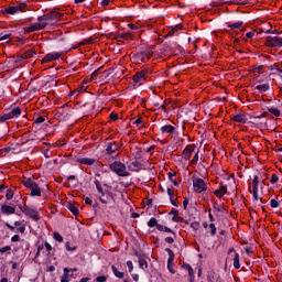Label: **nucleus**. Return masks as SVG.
<instances>
[{"label":"nucleus","instance_id":"a878e982","mask_svg":"<svg viewBox=\"0 0 282 282\" xmlns=\"http://www.w3.org/2000/svg\"><path fill=\"white\" fill-rule=\"evenodd\" d=\"M111 270H112L115 276H117V279H124V273L118 271V268H116L115 264L111 265Z\"/></svg>","mask_w":282,"mask_h":282},{"label":"nucleus","instance_id":"8fccbe9b","mask_svg":"<svg viewBox=\"0 0 282 282\" xmlns=\"http://www.w3.org/2000/svg\"><path fill=\"white\" fill-rule=\"evenodd\" d=\"M96 282H107V275H99L96 278Z\"/></svg>","mask_w":282,"mask_h":282},{"label":"nucleus","instance_id":"412c9836","mask_svg":"<svg viewBox=\"0 0 282 282\" xmlns=\"http://www.w3.org/2000/svg\"><path fill=\"white\" fill-rule=\"evenodd\" d=\"M72 276H74V274H69V269L64 268V274L61 278V282H69L72 280Z\"/></svg>","mask_w":282,"mask_h":282},{"label":"nucleus","instance_id":"e433bc0d","mask_svg":"<svg viewBox=\"0 0 282 282\" xmlns=\"http://www.w3.org/2000/svg\"><path fill=\"white\" fill-rule=\"evenodd\" d=\"M241 25H243V22L237 21L235 23L228 24V28L237 29V28H241Z\"/></svg>","mask_w":282,"mask_h":282},{"label":"nucleus","instance_id":"20e7f679","mask_svg":"<svg viewBox=\"0 0 282 282\" xmlns=\"http://www.w3.org/2000/svg\"><path fill=\"white\" fill-rule=\"evenodd\" d=\"M21 116V108L15 107L12 110L3 112L2 116H0V122H6V120H12V118H19Z\"/></svg>","mask_w":282,"mask_h":282},{"label":"nucleus","instance_id":"7ed1b4c3","mask_svg":"<svg viewBox=\"0 0 282 282\" xmlns=\"http://www.w3.org/2000/svg\"><path fill=\"white\" fill-rule=\"evenodd\" d=\"M268 116V112H263L260 116H250V115H236L232 117V120L235 122H240V124H246L248 120H261V118H265Z\"/></svg>","mask_w":282,"mask_h":282},{"label":"nucleus","instance_id":"5701e85b","mask_svg":"<svg viewBox=\"0 0 282 282\" xmlns=\"http://www.w3.org/2000/svg\"><path fill=\"white\" fill-rule=\"evenodd\" d=\"M156 230L160 232H171L175 237V231L171 230V228L163 226V225H156Z\"/></svg>","mask_w":282,"mask_h":282},{"label":"nucleus","instance_id":"13d9d810","mask_svg":"<svg viewBox=\"0 0 282 282\" xmlns=\"http://www.w3.org/2000/svg\"><path fill=\"white\" fill-rule=\"evenodd\" d=\"M11 241L14 243L17 241H21V237L19 235H14L12 238H11Z\"/></svg>","mask_w":282,"mask_h":282},{"label":"nucleus","instance_id":"49530a36","mask_svg":"<svg viewBox=\"0 0 282 282\" xmlns=\"http://www.w3.org/2000/svg\"><path fill=\"white\" fill-rule=\"evenodd\" d=\"M140 56L144 57L145 58H151V51H143L140 53Z\"/></svg>","mask_w":282,"mask_h":282},{"label":"nucleus","instance_id":"2f4dec72","mask_svg":"<svg viewBox=\"0 0 282 282\" xmlns=\"http://www.w3.org/2000/svg\"><path fill=\"white\" fill-rule=\"evenodd\" d=\"M252 189H259V176L258 175L253 176Z\"/></svg>","mask_w":282,"mask_h":282},{"label":"nucleus","instance_id":"e2e57ef3","mask_svg":"<svg viewBox=\"0 0 282 282\" xmlns=\"http://www.w3.org/2000/svg\"><path fill=\"white\" fill-rule=\"evenodd\" d=\"M78 94H83V91H87V87L80 86L77 88Z\"/></svg>","mask_w":282,"mask_h":282},{"label":"nucleus","instance_id":"a18cd8bd","mask_svg":"<svg viewBox=\"0 0 282 282\" xmlns=\"http://www.w3.org/2000/svg\"><path fill=\"white\" fill-rule=\"evenodd\" d=\"M191 228H192L193 230H199V221H193V223L191 224Z\"/></svg>","mask_w":282,"mask_h":282},{"label":"nucleus","instance_id":"7c9ffc66","mask_svg":"<svg viewBox=\"0 0 282 282\" xmlns=\"http://www.w3.org/2000/svg\"><path fill=\"white\" fill-rule=\"evenodd\" d=\"M37 21H53L52 13L39 17Z\"/></svg>","mask_w":282,"mask_h":282},{"label":"nucleus","instance_id":"6e6d98bb","mask_svg":"<svg viewBox=\"0 0 282 282\" xmlns=\"http://www.w3.org/2000/svg\"><path fill=\"white\" fill-rule=\"evenodd\" d=\"M32 56H34V52L29 51L24 54V58H32Z\"/></svg>","mask_w":282,"mask_h":282},{"label":"nucleus","instance_id":"f257e3e1","mask_svg":"<svg viewBox=\"0 0 282 282\" xmlns=\"http://www.w3.org/2000/svg\"><path fill=\"white\" fill-rule=\"evenodd\" d=\"M110 170H112L116 175L119 177H129L131 175L129 171H127V165L124 163L115 161L113 163L110 164Z\"/></svg>","mask_w":282,"mask_h":282},{"label":"nucleus","instance_id":"72a5a7b5","mask_svg":"<svg viewBox=\"0 0 282 282\" xmlns=\"http://www.w3.org/2000/svg\"><path fill=\"white\" fill-rule=\"evenodd\" d=\"M133 158L135 160H142V150L138 149L137 151L133 152Z\"/></svg>","mask_w":282,"mask_h":282},{"label":"nucleus","instance_id":"052dcab7","mask_svg":"<svg viewBox=\"0 0 282 282\" xmlns=\"http://www.w3.org/2000/svg\"><path fill=\"white\" fill-rule=\"evenodd\" d=\"M187 268H188L187 270L188 276H195V271H193V267H187Z\"/></svg>","mask_w":282,"mask_h":282},{"label":"nucleus","instance_id":"c756f323","mask_svg":"<svg viewBox=\"0 0 282 282\" xmlns=\"http://www.w3.org/2000/svg\"><path fill=\"white\" fill-rule=\"evenodd\" d=\"M148 226L149 228H155V226H160V224H158V219L156 218H151L149 221H148Z\"/></svg>","mask_w":282,"mask_h":282},{"label":"nucleus","instance_id":"ea45409f","mask_svg":"<svg viewBox=\"0 0 282 282\" xmlns=\"http://www.w3.org/2000/svg\"><path fill=\"white\" fill-rule=\"evenodd\" d=\"M14 197V192L12 189H8L6 194V199L10 200Z\"/></svg>","mask_w":282,"mask_h":282},{"label":"nucleus","instance_id":"c85d7f7f","mask_svg":"<svg viewBox=\"0 0 282 282\" xmlns=\"http://www.w3.org/2000/svg\"><path fill=\"white\" fill-rule=\"evenodd\" d=\"M252 197L253 202H260V204H263V199L259 198V189H252Z\"/></svg>","mask_w":282,"mask_h":282},{"label":"nucleus","instance_id":"473e14b6","mask_svg":"<svg viewBox=\"0 0 282 282\" xmlns=\"http://www.w3.org/2000/svg\"><path fill=\"white\" fill-rule=\"evenodd\" d=\"M268 111H269V113H272L276 118H279V116H281V111L278 108H269Z\"/></svg>","mask_w":282,"mask_h":282},{"label":"nucleus","instance_id":"2eb2a0df","mask_svg":"<svg viewBox=\"0 0 282 282\" xmlns=\"http://www.w3.org/2000/svg\"><path fill=\"white\" fill-rule=\"evenodd\" d=\"M76 162H78V164H85L86 166H94V164L98 163V160L89 158H77Z\"/></svg>","mask_w":282,"mask_h":282},{"label":"nucleus","instance_id":"0eeeda50","mask_svg":"<svg viewBox=\"0 0 282 282\" xmlns=\"http://www.w3.org/2000/svg\"><path fill=\"white\" fill-rule=\"evenodd\" d=\"M165 252H167V254H169L167 270H169V272H171V274H175V269H173V267L175 265V263H174L175 252H173V250H171L170 248H166Z\"/></svg>","mask_w":282,"mask_h":282},{"label":"nucleus","instance_id":"f3484780","mask_svg":"<svg viewBox=\"0 0 282 282\" xmlns=\"http://www.w3.org/2000/svg\"><path fill=\"white\" fill-rule=\"evenodd\" d=\"M193 151H195V145H187L183 150V159L191 160V155H193Z\"/></svg>","mask_w":282,"mask_h":282},{"label":"nucleus","instance_id":"5fc2aeb1","mask_svg":"<svg viewBox=\"0 0 282 282\" xmlns=\"http://www.w3.org/2000/svg\"><path fill=\"white\" fill-rule=\"evenodd\" d=\"M65 248L68 250V252H74V250H76V247H69V242H66Z\"/></svg>","mask_w":282,"mask_h":282},{"label":"nucleus","instance_id":"4be33fe9","mask_svg":"<svg viewBox=\"0 0 282 282\" xmlns=\"http://www.w3.org/2000/svg\"><path fill=\"white\" fill-rule=\"evenodd\" d=\"M161 132L162 133H170V135H171V134L175 133V127H173V126H163V127H161Z\"/></svg>","mask_w":282,"mask_h":282},{"label":"nucleus","instance_id":"c9c22d12","mask_svg":"<svg viewBox=\"0 0 282 282\" xmlns=\"http://www.w3.org/2000/svg\"><path fill=\"white\" fill-rule=\"evenodd\" d=\"M209 228H210V236L215 237L217 235V227L215 226V224H209Z\"/></svg>","mask_w":282,"mask_h":282},{"label":"nucleus","instance_id":"c03bdc74","mask_svg":"<svg viewBox=\"0 0 282 282\" xmlns=\"http://www.w3.org/2000/svg\"><path fill=\"white\" fill-rule=\"evenodd\" d=\"M270 206H271V208H279V200H276L274 198L271 199Z\"/></svg>","mask_w":282,"mask_h":282},{"label":"nucleus","instance_id":"f03ea898","mask_svg":"<svg viewBox=\"0 0 282 282\" xmlns=\"http://www.w3.org/2000/svg\"><path fill=\"white\" fill-rule=\"evenodd\" d=\"M22 184L25 188L31 189V197H41V187H39V184L32 181V178H24Z\"/></svg>","mask_w":282,"mask_h":282},{"label":"nucleus","instance_id":"aec40b11","mask_svg":"<svg viewBox=\"0 0 282 282\" xmlns=\"http://www.w3.org/2000/svg\"><path fill=\"white\" fill-rule=\"evenodd\" d=\"M215 281H219L218 273L215 272V271H208V273H207V282H215Z\"/></svg>","mask_w":282,"mask_h":282},{"label":"nucleus","instance_id":"de8ad7c7","mask_svg":"<svg viewBox=\"0 0 282 282\" xmlns=\"http://www.w3.org/2000/svg\"><path fill=\"white\" fill-rule=\"evenodd\" d=\"M276 182H279V176L276 174H272L270 183L271 184H276Z\"/></svg>","mask_w":282,"mask_h":282},{"label":"nucleus","instance_id":"9b49d317","mask_svg":"<svg viewBox=\"0 0 282 282\" xmlns=\"http://www.w3.org/2000/svg\"><path fill=\"white\" fill-rule=\"evenodd\" d=\"M135 257H138L139 268H141V270H147V268H149V263L147 262V256L135 251Z\"/></svg>","mask_w":282,"mask_h":282},{"label":"nucleus","instance_id":"39448f33","mask_svg":"<svg viewBox=\"0 0 282 282\" xmlns=\"http://www.w3.org/2000/svg\"><path fill=\"white\" fill-rule=\"evenodd\" d=\"M20 210L26 215V217H30L31 219H33V221H39V219H41V216H39V212L34 208H30L28 206H20Z\"/></svg>","mask_w":282,"mask_h":282},{"label":"nucleus","instance_id":"603ef678","mask_svg":"<svg viewBox=\"0 0 282 282\" xmlns=\"http://www.w3.org/2000/svg\"><path fill=\"white\" fill-rule=\"evenodd\" d=\"M175 239H176V236H174V238L173 237H166L165 238V243H174Z\"/></svg>","mask_w":282,"mask_h":282},{"label":"nucleus","instance_id":"f8f14e48","mask_svg":"<svg viewBox=\"0 0 282 282\" xmlns=\"http://www.w3.org/2000/svg\"><path fill=\"white\" fill-rule=\"evenodd\" d=\"M101 196H99V202H101V204H109L111 202H113V193L111 192H102L100 193Z\"/></svg>","mask_w":282,"mask_h":282},{"label":"nucleus","instance_id":"393cba45","mask_svg":"<svg viewBox=\"0 0 282 282\" xmlns=\"http://www.w3.org/2000/svg\"><path fill=\"white\" fill-rule=\"evenodd\" d=\"M167 195L170 197V202H171L172 206H177V203H175L177 197H175V194L173 193V191L171 188H167Z\"/></svg>","mask_w":282,"mask_h":282},{"label":"nucleus","instance_id":"4c0bfd02","mask_svg":"<svg viewBox=\"0 0 282 282\" xmlns=\"http://www.w3.org/2000/svg\"><path fill=\"white\" fill-rule=\"evenodd\" d=\"M220 195L224 197V195H226L228 193V186L223 185L220 186V188L218 189Z\"/></svg>","mask_w":282,"mask_h":282},{"label":"nucleus","instance_id":"a211bd4d","mask_svg":"<svg viewBox=\"0 0 282 282\" xmlns=\"http://www.w3.org/2000/svg\"><path fill=\"white\" fill-rule=\"evenodd\" d=\"M15 208L10 205H2L1 206V213L2 215H14Z\"/></svg>","mask_w":282,"mask_h":282},{"label":"nucleus","instance_id":"3c124183","mask_svg":"<svg viewBox=\"0 0 282 282\" xmlns=\"http://www.w3.org/2000/svg\"><path fill=\"white\" fill-rule=\"evenodd\" d=\"M43 122H45V117H37L35 119V124H43Z\"/></svg>","mask_w":282,"mask_h":282},{"label":"nucleus","instance_id":"680f3d73","mask_svg":"<svg viewBox=\"0 0 282 282\" xmlns=\"http://www.w3.org/2000/svg\"><path fill=\"white\" fill-rule=\"evenodd\" d=\"M84 202H85V204H87L88 206H91V204H94V200H91V198H89V197H86V198L84 199Z\"/></svg>","mask_w":282,"mask_h":282},{"label":"nucleus","instance_id":"9d476101","mask_svg":"<svg viewBox=\"0 0 282 282\" xmlns=\"http://www.w3.org/2000/svg\"><path fill=\"white\" fill-rule=\"evenodd\" d=\"M45 28H47L46 22H36L33 24H30L26 29V32H36L39 30H45Z\"/></svg>","mask_w":282,"mask_h":282},{"label":"nucleus","instance_id":"69168bd1","mask_svg":"<svg viewBox=\"0 0 282 282\" xmlns=\"http://www.w3.org/2000/svg\"><path fill=\"white\" fill-rule=\"evenodd\" d=\"M44 246H45L47 252H52V245H50V242H45Z\"/></svg>","mask_w":282,"mask_h":282},{"label":"nucleus","instance_id":"dca6fc26","mask_svg":"<svg viewBox=\"0 0 282 282\" xmlns=\"http://www.w3.org/2000/svg\"><path fill=\"white\" fill-rule=\"evenodd\" d=\"M145 78H147V72L140 70L135 73V75H133L132 80L133 83H135V85H138V83H142V80H144Z\"/></svg>","mask_w":282,"mask_h":282},{"label":"nucleus","instance_id":"f704fd0d","mask_svg":"<svg viewBox=\"0 0 282 282\" xmlns=\"http://www.w3.org/2000/svg\"><path fill=\"white\" fill-rule=\"evenodd\" d=\"M51 17H52L53 21H56V20L61 19V17H63V13L53 11V12H51Z\"/></svg>","mask_w":282,"mask_h":282},{"label":"nucleus","instance_id":"a19ab883","mask_svg":"<svg viewBox=\"0 0 282 282\" xmlns=\"http://www.w3.org/2000/svg\"><path fill=\"white\" fill-rule=\"evenodd\" d=\"M199 162V152H196L189 164H197Z\"/></svg>","mask_w":282,"mask_h":282},{"label":"nucleus","instance_id":"58836bf2","mask_svg":"<svg viewBox=\"0 0 282 282\" xmlns=\"http://www.w3.org/2000/svg\"><path fill=\"white\" fill-rule=\"evenodd\" d=\"M53 237H54L55 241H58L59 243H63V236H61V234L54 232Z\"/></svg>","mask_w":282,"mask_h":282},{"label":"nucleus","instance_id":"864d4df0","mask_svg":"<svg viewBox=\"0 0 282 282\" xmlns=\"http://www.w3.org/2000/svg\"><path fill=\"white\" fill-rule=\"evenodd\" d=\"M265 34H282V31L279 32L276 30L272 31L271 29H269V30L265 31Z\"/></svg>","mask_w":282,"mask_h":282},{"label":"nucleus","instance_id":"ddd939ff","mask_svg":"<svg viewBox=\"0 0 282 282\" xmlns=\"http://www.w3.org/2000/svg\"><path fill=\"white\" fill-rule=\"evenodd\" d=\"M64 52H59V53H48L47 55L44 56V58L42 59V63H50L52 61H58V58H61V56H63Z\"/></svg>","mask_w":282,"mask_h":282},{"label":"nucleus","instance_id":"b1692460","mask_svg":"<svg viewBox=\"0 0 282 282\" xmlns=\"http://www.w3.org/2000/svg\"><path fill=\"white\" fill-rule=\"evenodd\" d=\"M256 89H258V91H260V94H263V93L270 90V84L258 85V86H256Z\"/></svg>","mask_w":282,"mask_h":282},{"label":"nucleus","instance_id":"cd10ccee","mask_svg":"<svg viewBox=\"0 0 282 282\" xmlns=\"http://www.w3.org/2000/svg\"><path fill=\"white\" fill-rule=\"evenodd\" d=\"M234 268L236 270H239V268H241V264H239V253L235 252L234 256Z\"/></svg>","mask_w":282,"mask_h":282},{"label":"nucleus","instance_id":"338daca9","mask_svg":"<svg viewBox=\"0 0 282 282\" xmlns=\"http://www.w3.org/2000/svg\"><path fill=\"white\" fill-rule=\"evenodd\" d=\"M183 208H184V210H186V208H188V199L187 198H185L183 200Z\"/></svg>","mask_w":282,"mask_h":282},{"label":"nucleus","instance_id":"09e8293b","mask_svg":"<svg viewBox=\"0 0 282 282\" xmlns=\"http://www.w3.org/2000/svg\"><path fill=\"white\" fill-rule=\"evenodd\" d=\"M128 271L131 273L133 272V262L131 260L127 261Z\"/></svg>","mask_w":282,"mask_h":282},{"label":"nucleus","instance_id":"bf43d9fd","mask_svg":"<svg viewBox=\"0 0 282 282\" xmlns=\"http://www.w3.org/2000/svg\"><path fill=\"white\" fill-rule=\"evenodd\" d=\"M171 214H174L172 220L175 221V219L177 218V215H178L177 210H176V209H172V210L170 212V215H171Z\"/></svg>","mask_w":282,"mask_h":282},{"label":"nucleus","instance_id":"4d7b16f0","mask_svg":"<svg viewBox=\"0 0 282 282\" xmlns=\"http://www.w3.org/2000/svg\"><path fill=\"white\" fill-rule=\"evenodd\" d=\"M214 213H221V206L214 204Z\"/></svg>","mask_w":282,"mask_h":282},{"label":"nucleus","instance_id":"1a4fd4ad","mask_svg":"<svg viewBox=\"0 0 282 282\" xmlns=\"http://www.w3.org/2000/svg\"><path fill=\"white\" fill-rule=\"evenodd\" d=\"M25 9V3H21L20 6L9 7L4 9L3 14H17V12H23Z\"/></svg>","mask_w":282,"mask_h":282},{"label":"nucleus","instance_id":"79ce46f5","mask_svg":"<svg viewBox=\"0 0 282 282\" xmlns=\"http://www.w3.org/2000/svg\"><path fill=\"white\" fill-rule=\"evenodd\" d=\"M95 185H96V188H97L98 193L105 192V191L102 189V185H100V181L95 180Z\"/></svg>","mask_w":282,"mask_h":282},{"label":"nucleus","instance_id":"774afa93","mask_svg":"<svg viewBox=\"0 0 282 282\" xmlns=\"http://www.w3.org/2000/svg\"><path fill=\"white\" fill-rule=\"evenodd\" d=\"M208 217H209V221H215V217L213 216V213L210 212V209L208 210Z\"/></svg>","mask_w":282,"mask_h":282},{"label":"nucleus","instance_id":"bb28decb","mask_svg":"<svg viewBox=\"0 0 282 282\" xmlns=\"http://www.w3.org/2000/svg\"><path fill=\"white\" fill-rule=\"evenodd\" d=\"M67 208L74 215H78V207H76V205L74 203H68Z\"/></svg>","mask_w":282,"mask_h":282},{"label":"nucleus","instance_id":"37998d69","mask_svg":"<svg viewBox=\"0 0 282 282\" xmlns=\"http://www.w3.org/2000/svg\"><path fill=\"white\" fill-rule=\"evenodd\" d=\"M10 250H12V247H10V246H4V247L0 248L1 254L6 253V252H10Z\"/></svg>","mask_w":282,"mask_h":282},{"label":"nucleus","instance_id":"0e129e2a","mask_svg":"<svg viewBox=\"0 0 282 282\" xmlns=\"http://www.w3.org/2000/svg\"><path fill=\"white\" fill-rule=\"evenodd\" d=\"M12 34H4L3 36L0 37V41H8Z\"/></svg>","mask_w":282,"mask_h":282},{"label":"nucleus","instance_id":"4468645a","mask_svg":"<svg viewBox=\"0 0 282 282\" xmlns=\"http://www.w3.org/2000/svg\"><path fill=\"white\" fill-rule=\"evenodd\" d=\"M119 149H120V145H118L116 141L109 142L106 145V154L113 155V153H116V151H118Z\"/></svg>","mask_w":282,"mask_h":282},{"label":"nucleus","instance_id":"6ab92c4d","mask_svg":"<svg viewBox=\"0 0 282 282\" xmlns=\"http://www.w3.org/2000/svg\"><path fill=\"white\" fill-rule=\"evenodd\" d=\"M129 171H134V172H139L142 171V163L138 162V161H133L132 163H130L128 165Z\"/></svg>","mask_w":282,"mask_h":282},{"label":"nucleus","instance_id":"6e6552de","mask_svg":"<svg viewBox=\"0 0 282 282\" xmlns=\"http://www.w3.org/2000/svg\"><path fill=\"white\" fill-rule=\"evenodd\" d=\"M267 45H269V47H282V39L279 36H268Z\"/></svg>","mask_w":282,"mask_h":282},{"label":"nucleus","instance_id":"423d86ee","mask_svg":"<svg viewBox=\"0 0 282 282\" xmlns=\"http://www.w3.org/2000/svg\"><path fill=\"white\" fill-rule=\"evenodd\" d=\"M193 188L194 193H204V191H206V182L199 177L193 176Z\"/></svg>","mask_w":282,"mask_h":282}]
</instances>
